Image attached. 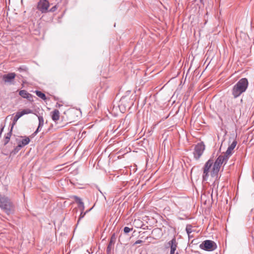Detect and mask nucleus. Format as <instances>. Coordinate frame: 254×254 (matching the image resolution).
Here are the masks:
<instances>
[{"label":"nucleus","instance_id":"2f4dec72","mask_svg":"<svg viewBox=\"0 0 254 254\" xmlns=\"http://www.w3.org/2000/svg\"><path fill=\"white\" fill-rule=\"evenodd\" d=\"M150 238H151V237H147L145 238V239H146V240H147V239H150Z\"/></svg>","mask_w":254,"mask_h":254},{"label":"nucleus","instance_id":"aec40b11","mask_svg":"<svg viewBox=\"0 0 254 254\" xmlns=\"http://www.w3.org/2000/svg\"><path fill=\"white\" fill-rule=\"evenodd\" d=\"M36 94L40 98L42 99L43 100H46V97L44 93H42V92L40 91H35Z\"/></svg>","mask_w":254,"mask_h":254},{"label":"nucleus","instance_id":"f8f14e48","mask_svg":"<svg viewBox=\"0 0 254 254\" xmlns=\"http://www.w3.org/2000/svg\"><path fill=\"white\" fill-rule=\"evenodd\" d=\"M30 142V139L28 137L25 136V138L21 140H19L18 142V147L22 148L25 145H27Z\"/></svg>","mask_w":254,"mask_h":254},{"label":"nucleus","instance_id":"0eeeda50","mask_svg":"<svg viewBox=\"0 0 254 254\" xmlns=\"http://www.w3.org/2000/svg\"><path fill=\"white\" fill-rule=\"evenodd\" d=\"M49 2L47 0H40L37 4V8L42 13H46L48 11L49 7Z\"/></svg>","mask_w":254,"mask_h":254},{"label":"nucleus","instance_id":"1a4fd4ad","mask_svg":"<svg viewBox=\"0 0 254 254\" xmlns=\"http://www.w3.org/2000/svg\"><path fill=\"white\" fill-rule=\"evenodd\" d=\"M237 143V141L234 140L231 143V144L228 147L226 152L224 153V155L226 156L228 158L232 155V151L233 149L235 148Z\"/></svg>","mask_w":254,"mask_h":254},{"label":"nucleus","instance_id":"c756f323","mask_svg":"<svg viewBox=\"0 0 254 254\" xmlns=\"http://www.w3.org/2000/svg\"><path fill=\"white\" fill-rule=\"evenodd\" d=\"M3 129H4V127H1L0 128V135L2 133V132L3 131Z\"/></svg>","mask_w":254,"mask_h":254},{"label":"nucleus","instance_id":"5701e85b","mask_svg":"<svg viewBox=\"0 0 254 254\" xmlns=\"http://www.w3.org/2000/svg\"><path fill=\"white\" fill-rule=\"evenodd\" d=\"M86 214V212H83V211L81 210L79 218L77 221V223H79V221L84 217V215Z\"/></svg>","mask_w":254,"mask_h":254},{"label":"nucleus","instance_id":"423d86ee","mask_svg":"<svg viewBox=\"0 0 254 254\" xmlns=\"http://www.w3.org/2000/svg\"><path fill=\"white\" fill-rule=\"evenodd\" d=\"M213 161L211 159L208 160L205 164L203 168V172L202 175L203 181H206L209 176V173H211L210 170L212 166Z\"/></svg>","mask_w":254,"mask_h":254},{"label":"nucleus","instance_id":"72a5a7b5","mask_svg":"<svg viewBox=\"0 0 254 254\" xmlns=\"http://www.w3.org/2000/svg\"><path fill=\"white\" fill-rule=\"evenodd\" d=\"M192 237H192V236H191V235L190 234V238H192Z\"/></svg>","mask_w":254,"mask_h":254},{"label":"nucleus","instance_id":"f03ea898","mask_svg":"<svg viewBox=\"0 0 254 254\" xmlns=\"http://www.w3.org/2000/svg\"><path fill=\"white\" fill-rule=\"evenodd\" d=\"M0 207L8 215L13 212V205L10 200L7 197L0 194Z\"/></svg>","mask_w":254,"mask_h":254},{"label":"nucleus","instance_id":"39448f33","mask_svg":"<svg viewBox=\"0 0 254 254\" xmlns=\"http://www.w3.org/2000/svg\"><path fill=\"white\" fill-rule=\"evenodd\" d=\"M200 249L207 251H212L216 249L217 246L216 244L211 240H205L199 245Z\"/></svg>","mask_w":254,"mask_h":254},{"label":"nucleus","instance_id":"b1692460","mask_svg":"<svg viewBox=\"0 0 254 254\" xmlns=\"http://www.w3.org/2000/svg\"><path fill=\"white\" fill-rule=\"evenodd\" d=\"M26 69H27V68L25 66H23L19 67L18 68V70L19 71H26Z\"/></svg>","mask_w":254,"mask_h":254},{"label":"nucleus","instance_id":"393cba45","mask_svg":"<svg viewBox=\"0 0 254 254\" xmlns=\"http://www.w3.org/2000/svg\"><path fill=\"white\" fill-rule=\"evenodd\" d=\"M57 9V6L56 5L55 6H54L53 7H52L50 9V12H54L55 11L56 9Z\"/></svg>","mask_w":254,"mask_h":254},{"label":"nucleus","instance_id":"7c9ffc66","mask_svg":"<svg viewBox=\"0 0 254 254\" xmlns=\"http://www.w3.org/2000/svg\"><path fill=\"white\" fill-rule=\"evenodd\" d=\"M92 209V208H91L90 209H89V210H87V211H85V212H86V213L88 212L89 211H90Z\"/></svg>","mask_w":254,"mask_h":254},{"label":"nucleus","instance_id":"ddd939ff","mask_svg":"<svg viewBox=\"0 0 254 254\" xmlns=\"http://www.w3.org/2000/svg\"><path fill=\"white\" fill-rule=\"evenodd\" d=\"M116 238L115 237V234H114L111 239H110V241L109 242V243L108 244V246L107 247V252L108 253H110L111 251V249H112V246H113L115 242H116Z\"/></svg>","mask_w":254,"mask_h":254},{"label":"nucleus","instance_id":"2eb2a0df","mask_svg":"<svg viewBox=\"0 0 254 254\" xmlns=\"http://www.w3.org/2000/svg\"><path fill=\"white\" fill-rule=\"evenodd\" d=\"M74 198H75V201L78 203L79 207L81 208V210L83 211L84 210L85 207H84V203L82 201L81 199L77 196H75Z\"/></svg>","mask_w":254,"mask_h":254},{"label":"nucleus","instance_id":"f704fd0d","mask_svg":"<svg viewBox=\"0 0 254 254\" xmlns=\"http://www.w3.org/2000/svg\"><path fill=\"white\" fill-rule=\"evenodd\" d=\"M241 102H243V99H242L241 100Z\"/></svg>","mask_w":254,"mask_h":254},{"label":"nucleus","instance_id":"c85d7f7f","mask_svg":"<svg viewBox=\"0 0 254 254\" xmlns=\"http://www.w3.org/2000/svg\"><path fill=\"white\" fill-rule=\"evenodd\" d=\"M62 106V105H61L59 103H57L56 105V107H58V108H60L61 107V106Z\"/></svg>","mask_w":254,"mask_h":254},{"label":"nucleus","instance_id":"f3484780","mask_svg":"<svg viewBox=\"0 0 254 254\" xmlns=\"http://www.w3.org/2000/svg\"><path fill=\"white\" fill-rule=\"evenodd\" d=\"M13 128L11 127L10 131L6 134V136L4 138V145H6L8 142H9L10 140V138L11 137V134H12V131Z\"/></svg>","mask_w":254,"mask_h":254},{"label":"nucleus","instance_id":"4468645a","mask_svg":"<svg viewBox=\"0 0 254 254\" xmlns=\"http://www.w3.org/2000/svg\"><path fill=\"white\" fill-rule=\"evenodd\" d=\"M19 94L22 98L27 99L29 100H30L31 98H32V95L25 90H20L19 92Z\"/></svg>","mask_w":254,"mask_h":254},{"label":"nucleus","instance_id":"7ed1b4c3","mask_svg":"<svg viewBox=\"0 0 254 254\" xmlns=\"http://www.w3.org/2000/svg\"><path fill=\"white\" fill-rule=\"evenodd\" d=\"M228 158L224 154L220 155L216 160L211 172V176L212 177H217L218 173L220 170L221 166L223 163L226 164Z\"/></svg>","mask_w":254,"mask_h":254},{"label":"nucleus","instance_id":"f257e3e1","mask_svg":"<svg viewBox=\"0 0 254 254\" xmlns=\"http://www.w3.org/2000/svg\"><path fill=\"white\" fill-rule=\"evenodd\" d=\"M249 85L248 80L246 78L240 79L233 86L231 90L233 98L236 99L245 92Z\"/></svg>","mask_w":254,"mask_h":254},{"label":"nucleus","instance_id":"412c9836","mask_svg":"<svg viewBox=\"0 0 254 254\" xmlns=\"http://www.w3.org/2000/svg\"><path fill=\"white\" fill-rule=\"evenodd\" d=\"M22 116L26 114H29L33 113V111L30 109H26L23 110L21 112H20Z\"/></svg>","mask_w":254,"mask_h":254},{"label":"nucleus","instance_id":"dca6fc26","mask_svg":"<svg viewBox=\"0 0 254 254\" xmlns=\"http://www.w3.org/2000/svg\"><path fill=\"white\" fill-rule=\"evenodd\" d=\"M22 116L21 115V113H20V112H18L16 113L15 116L13 118V123L11 125V127L12 128L13 127V126L16 124V122H17L18 120L21 118Z\"/></svg>","mask_w":254,"mask_h":254},{"label":"nucleus","instance_id":"a211bd4d","mask_svg":"<svg viewBox=\"0 0 254 254\" xmlns=\"http://www.w3.org/2000/svg\"><path fill=\"white\" fill-rule=\"evenodd\" d=\"M38 118L39 120V125L37 128H39L40 130H41L44 126V120L42 116H38Z\"/></svg>","mask_w":254,"mask_h":254},{"label":"nucleus","instance_id":"a878e982","mask_svg":"<svg viewBox=\"0 0 254 254\" xmlns=\"http://www.w3.org/2000/svg\"><path fill=\"white\" fill-rule=\"evenodd\" d=\"M142 242H143L142 241L140 240H137V241L134 243V245L141 244V243H142Z\"/></svg>","mask_w":254,"mask_h":254},{"label":"nucleus","instance_id":"9d476101","mask_svg":"<svg viewBox=\"0 0 254 254\" xmlns=\"http://www.w3.org/2000/svg\"><path fill=\"white\" fill-rule=\"evenodd\" d=\"M168 244L171 247L170 254H175V251L177 247V243L176 242V238H174L172 240L169 242Z\"/></svg>","mask_w":254,"mask_h":254},{"label":"nucleus","instance_id":"bb28decb","mask_svg":"<svg viewBox=\"0 0 254 254\" xmlns=\"http://www.w3.org/2000/svg\"><path fill=\"white\" fill-rule=\"evenodd\" d=\"M21 148L18 147V145L17 146H16L14 150H15V152H17L18 151H19L21 149Z\"/></svg>","mask_w":254,"mask_h":254},{"label":"nucleus","instance_id":"6e6552de","mask_svg":"<svg viewBox=\"0 0 254 254\" xmlns=\"http://www.w3.org/2000/svg\"><path fill=\"white\" fill-rule=\"evenodd\" d=\"M16 76V74L14 72H10L7 74H3L2 76V80L5 83L13 84V81Z\"/></svg>","mask_w":254,"mask_h":254},{"label":"nucleus","instance_id":"9b49d317","mask_svg":"<svg viewBox=\"0 0 254 254\" xmlns=\"http://www.w3.org/2000/svg\"><path fill=\"white\" fill-rule=\"evenodd\" d=\"M51 117L52 120L56 122L60 119V112L58 110L55 109L51 112Z\"/></svg>","mask_w":254,"mask_h":254},{"label":"nucleus","instance_id":"4be33fe9","mask_svg":"<svg viewBox=\"0 0 254 254\" xmlns=\"http://www.w3.org/2000/svg\"><path fill=\"white\" fill-rule=\"evenodd\" d=\"M132 230V228H130L128 227H125L124 228V232L125 233L127 234Z\"/></svg>","mask_w":254,"mask_h":254},{"label":"nucleus","instance_id":"cd10ccee","mask_svg":"<svg viewBox=\"0 0 254 254\" xmlns=\"http://www.w3.org/2000/svg\"><path fill=\"white\" fill-rule=\"evenodd\" d=\"M41 130H40L39 128H37V129L35 131V132L33 133V135H35L37 134V133L39 131H40Z\"/></svg>","mask_w":254,"mask_h":254},{"label":"nucleus","instance_id":"20e7f679","mask_svg":"<svg viewBox=\"0 0 254 254\" xmlns=\"http://www.w3.org/2000/svg\"><path fill=\"white\" fill-rule=\"evenodd\" d=\"M205 149V145L203 142L197 143L194 147L193 152L194 158L197 160L202 155Z\"/></svg>","mask_w":254,"mask_h":254},{"label":"nucleus","instance_id":"473e14b6","mask_svg":"<svg viewBox=\"0 0 254 254\" xmlns=\"http://www.w3.org/2000/svg\"><path fill=\"white\" fill-rule=\"evenodd\" d=\"M199 1H200V2L201 3H203V0H199Z\"/></svg>","mask_w":254,"mask_h":254},{"label":"nucleus","instance_id":"6ab92c4d","mask_svg":"<svg viewBox=\"0 0 254 254\" xmlns=\"http://www.w3.org/2000/svg\"><path fill=\"white\" fill-rule=\"evenodd\" d=\"M192 227L190 224H188L186 226V231L189 239H190V234L192 232H193V230H192Z\"/></svg>","mask_w":254,"mask_h":254}]
</instances>
